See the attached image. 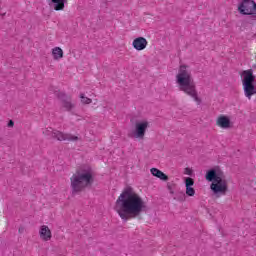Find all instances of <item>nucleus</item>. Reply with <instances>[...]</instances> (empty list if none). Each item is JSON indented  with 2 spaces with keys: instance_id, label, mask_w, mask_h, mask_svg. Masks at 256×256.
Wrapping results in <instances>:
<instances>
[{
  "instance_id": "obj_1",
  "label": "nucleus",
  "mask_w": 256,
  "mask_h": 256,
  "mask_svg": "<svg viewBox=\"0 0 256 256\" xmlns=\"http://www.w3.org/2000/svg\"><path fill=\"white\" fill-rule=\"evenodd\" d=\"M115 211L123 221L141 217V213L147 211V204L139 194L128 187L120 194L115 203Z\"/></svg>"
},
{
  "instance_id": "obj_2",
  "label": "nucleus",
  "mask_w": 256,
  "mask_h": 256,
  "mask_svg": "<svg viewBox=\"0 0 256 256\" xmlns=\"http://www.w3.org/2000/svg\"><path fill=\"white\" fill-rule=\"evenodd\" d=\"M72 194L77 195L81 191L92 187L95 183V178L93 177V169L91 167H81L76 170V173L70 178Z\"/></svg>"
},
{
  "instance_id": "obj_3",
  "label": "nucleus",
  "mask_w": 256,
  "mask_h": 256,
  "mask_svg": "<svg viewBox=\"0 0 256 256\" xmlns=\"http://www.w3.org/2000/svg\"><path fill=\"white\" fill-rule=\"evenodd\" d=\"M176 82L179 85L180 91H183L186 95L193 97L194 101H196L198 105H201V98L197 95V87L193 80V76H191V72L187 70V65L180 66L179 72L176 76Z\"/></svg>"
},
{
  "instance_id": "obj_4",
  "label": "nucleus",
  "mask_w": 256,
  "mask_h": 256,
  "mask_svg": "<svg viewBox=\"0 0 256 256\" xmlns=\"http://www.w3.org/2000/svg\"><path fill=\"white\" fill-rule=\"evenodd\" d=\"M206 181L211 183L210 189L216 195V197H221V195H227L229 191V186L227 179L225 178V173L221 168L215 167L206 172Z\"/></svg>"
},
{
  "instance_id": "obj_5",
  "label": "nucleus",
  "mask_w": 256,
  "mask_h": 256,
  "mask_svg": "<svg viewBox=\"0 0 256 256\" xmlns=\"http://www.w3.org/2000/svg\"><path fill=\"white\" fill-rule=\"evenodd\" d=\"M242 85L244 89L245 97L251 99L253 95H256V87H255V76L253 75V70H244L242 72Z\"/></svg>"
},
{
  "instance_id": "obj_6",
  "label": "nucleus",
  "mask_w": 256,
  "mask_h": 256,
  "mask_svg": "<svg viewBox=\"0 0 256 256\" xmlns=\"http://www.w3.org/2000/svg\"><path fill=\"white\" fill-rule=\"evenodd\" d=\"M238 11L241 15H250L247 21H256V3L254 0H243L238 6Z\"/></svg>"
},
{
  "instance_id": "obj_7",
  "label": "nucleus",
  "mask_w": 256,
  "mask_h": 256,
  "mask_svg": "<svg viewBox=\"0 0 256 256\" xmlns=\"http://www.w3.org/2000/svg\"><path fill=\"white\" fill-rule=\"evenodd\" d=\"M44 135H51L52 139H57V141H79V137L71 133H63L59 130H53V128H48L44 132Z\"/></svg>"
},
{
  "instance_id": "obj_8",
  "label": "nucleus",
  "mask_w": 256,
  "mask_h": 256,
  "mask_svg": "<svg viewBox=\"0 0 256 256\" xmlns=\"http://www.w3.org/2000/svg\"><path fill=\"white\" fill-rule=\"evenodd\" d=\"M149 128V122L142 121V122H136L134 131L128 133V137L131 139H143L145 137V133L147 132V129Z\"/></svg>"
},
{
  "instance_id": "obj_9",
  "label": "nucleus",
  "mask_w": 256,
  "mask_h": 256,
  "mask_svg": "<svg viewBox=\"0 0 256 256\" xmlns=\"http://www.w3.org/2000/svg\"><path fill=\"white\" fill-rule=\"evenodd\" d=\"M56 97H58V99H60V101L62 102V107H64V109H66V111H71V109H73L75 107V105L73 103H71V98L69 96L65 95V93L58 92V93H56Z\"/></svg>"
},
{
  "instance_id": "obj_10",
  "label": "nucleus",
  "mask_w": 256,
  "mask_h": 256,
  "mask_svg": "<svg viewBox=\"0 0 256 256\" xmlns=\"http://www.w3.org/2000/svg\"><path fill=\"white\" fill-rule=\"evenodd\" d=\"M132 45L136 51H143V49H146L148 42L145 37H138L133 40Z\"/></svg>"
},
{
  "instance_id": "obj_11",
  "label": "nucleus",
  "mask_w": 256,
  "mask_h": 256,
  "mask_svg": "<svg viewBox=\"0 0 256 256\" xmlns=\"http://www.w3.org/2000/svg\"><path fill=\"white\" fill-rule=\"evenodd\" d=\"M216 125L221 127V129H229L231 127V119L225 115H220L217 118Z\"/></svg>"
},
{
  "instance_id": "obj_12",
  "label": "nucleus",
  "mask_w": 256,
  "mask_h": 256,
  "mask_svg": "<svg viewBox=\"0 0 256 256\" xmlns=\"http://www.w3.org/2000/svg\"><path fill=\"white\" fill-rule=\"evenodd\" d=\"M185 185H186V195L188 197H193L195 195V188H192L195 185V180L191 177L185 178Z\"/></svg>"
},
{
  "instance_id": "obj_13",
  "label": "nucleus",
  "mask_w": 256,
  "mask_h": 256,
  "mask_svg": "<svg viewBox=\"0 0 256 256\" xmlns=\"http://www.w3.org/2000/svg\"><path fill=\"white\" fill-rule=\"evenodd\" d=\"M39 235L43 241H51V229H49V226L42 225L40 227Z\"/></svg>"
},
{
  "instance_id": "obj_14",
  "label": "nucleus",
  "mask_w": 256,
  "mask_h": 256,
  "mask_svg": "<svg viewBox=\"0 0 256 256\" xmlns=\"http://www.w3.org/2000/svg\"><path fill=\"white\" fill-rule=\"evenodd\" d=\"M67 0H50V7H53L54 11H63Z\"/></svg>"
},
{
  "instance_id": "obj_15",
  "label": "nucleus",
  "mask_w": 256,
  "mask_h": 256,
  "mask_svg": "<svg viewBox=\"0 0 256 256\" xmlns=\"http://www.w3.org/2000/svg\"><path fill=\"white\" fill-rule=\"evenodd\" d=\"M150 171L154 177L161 179V181H169V176H167V174L163 173V171H161L157 168H152Z\"/></svg>"
},
{
  "instance_id": "obj_16",
  "label": "nucleus",
  "mask_w": 256,
  "mask_h": 256,
  "mask_svg": "<svg viewBox=\"0 0 256 256\" xmlns=\"http://www.w3.org/2000/svg\"><path fill=\"white\" fill-rule=\"evenodd\" d=\"M52 55L55 61H59V59H63V49H61L60 47H55L52 50Z\"/></svg>"
},
{
  "instance_id": "obj_17",
  "label": "nucleus",
  "mask_w": 256,
  "mask_h": 256,
  "mask_svg": "<svg viewBox=\"0 0 256 256\" xmlns=\"http://www.w3.org/2000/svg\"><path fill=\"white\" fill-rule=\"evenodd\" d=\"M174 199H175V201H185V199H186L185 192H183V191L176 192Z\"/></svg>"
},
{
  "instance_id": "obj_18",
  "label": "nucleus",
  "mask_w": 256,
  "mask_h": 256,
  "mask_svg": "<svg viewBox=\"0 0 256 256\" xmlns=\"http://www.w3.org/2000/svg\"><path fill=\"white\" fill-rule=\"evenodd\" d=\"M80 99L81 103H83L84 105H89L93 103V100H91V98L85 97V94H80Z\"/></svg>"
},
{
  "instance_id": "obj_19",
  "label": "nucleus",
  "mask_w": 256,
  "mask_h": 256,
  "mask_svg": "<svg viewBox=\"0 0 256 256\" xmlns=\"http://www.w3.org/2000/svg\"><path fill=\"white\" fill-rule=\"evenodd\" d=\"M185 173L186 175H193V170H191L190 168H185Z\"/></svg>"
},
{
  "instance_id": "obj_20",
  "label": "nucleus",
  "mask_w": 256,
  "mask_h": 256,
  "mask_svg": "<svg viewBox=\"0 0 256 256\" xmlns=\"http://www.w3.org/2000/svg\"><path fill=\"white\" fill-rule=\"evenodd\" d=\"M18 233H25V227L20 226L18 229Z\"/></svg>"
},
{
  "instance_id": "obj_21",
  "label": "nucleus",
  "mask_w": 256,
  "mask_h": 256,
  "mask_svg": "<svg viewBox=\"0 0 256 256\" xmlns=\"http://www.w3.org/2000/svg\"><path fill=\"white\" fill-rule=\"evenodd\" d=\"M15 122L13 120H9L8 127H14Z\"/></svg>"
},
{
  "instance_id": "obj_22",
  "label": "nucleus",
  "mask_w": 256,
  "mask_h": 256,
  "mask_svg": "<svg viewBox=\"0 0 256 256\" xmlns=\"http://www.w3.org/2000/svg\"><path fill=\"white\" fill-rule=\"evenodd\" d=\"M167 188H168L169 191H171V190H173V185L171 183H168Z\"/></svg>"
},
{
  "instance_id": "obj_23",
  "label": "nucleus",
  "mask_w": 256,
  "mask_h": 256,
  "mask_svg": "<svg viewBox=\"0 0 256 256\" xmlns=\"http://www.w3.org/2000/svg\"><path fill=\"white\" fill-rule=\"evenodd\" d=\"M169 192H170L171 195L175 194V192L173 190H169Z\"/></svg>"
},
{
  "instance_id": "obj_24",
  "label": "nucleus",
  "mask_w": 256,
  "mask_h": 256,
  "mask_svg": "<svg viewBox=\"0 0 256 256\" xmlns=\"http://www.w3.org/2000/svg\"><path fill=\"white\" fill-rule=\"evenodd\" d=\"M253 67H254V69H256V65H254Z\"/></svg>"
}]
</instances>
